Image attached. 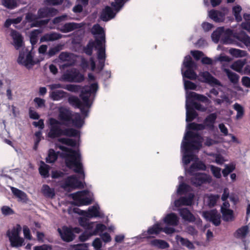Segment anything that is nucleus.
<instances>
[{"instance_id":"f257e3e1","label":"nucleus","mask_w":250,"mask_h":250,"mask_svg":"<svg viewBox=\"0 0 250 250\" xmlns=\"http://www.w3.org/2000/svg\"><path fill=\"white\" fill-rule=\"evenodd\" d=\"M98 88V84L96 83L90 85H85L82 89L79 85L68 84L64 85V89L70 92H78L81 91L80 96L82 102L78 97L72 96L68 98V102L75 107L80 108L82 114L85 117L88 116L89 112L85 107L90 108L91 106Z\"/></svg>"},{"instance_id":"f03ea898","label":"nucleus","mask_w":250,"mask_h":250,"mask_svg":"<svg viewBox=\"0 0 250 250\" xmlns=\"http://www.w3.org/2000/svg\"><path fill=\"white\" fill-rule=\"evenodd\" d=\"M58 147L62 152L61 153L59 151L56 152L54 149H50L48 151V156L46 158V163H54L59 155L62 158L64 159L67 167L78 173L80 175V179H84L85 175L79 150H74L62 145L58 146Z\"/></svg>"},{"instance_id":"7ed1b4c3","label":"nucleus","mask_w":250,"mask_h":250,"mask_svg":"<svg viewBox=\"0 0 250 250\" xmlns=\"http://www.w3.org/2000/svg\"><path fill=\"white\" fill-rule=\"evenodd\" d=\"M202 136L198 133L191 131H186L181 145L182 162L185 166L198 159L194 152L202 147Z\"/></svg>"},{"instance_id":"20e7f679","label":"nucleus","mask_w":250,"mask_h":250,"mask_svg":"<svg viewBox=\"0 0 250 250\" xmlns=\"http://www.w3.org/2000/svg\"><path fill=\"white\" fill-rule=\"evenodd\" d=\"M91 33L95 36L96 47L98 48L97 59L98 63L97 67L98 72H101L104 68L106 59L105 35L104 28L99 24H95L91 29Z\"/></svg>"},{"instance_id":"39448f33","label":"nucleus","mask_w":250,"mask_h":250,"mask_svg":"<svg viewBox=\"0 0 250 250\" xmlns=\"http://www.w3.org/2000/svg\"><path fill=\"white\" fill-rule=\"evenodd\" d=\"M196 67V64L192 60L189 55H187L185 57L181 67V73L183 76L184 87L186 91L188 89L195 90L196 88V85L188 80L185 78L190 80H195L197 77V74L194 72V69Z\"/></svg>"},{"instance_id":"423d86ee","label":"nucleus","mask_w":250,"mask_h":250,"mask_svg":"<svg viewBox=\"0 0 250 250\" xmlns=\"http://www.w3.org/2000/svg\"><path fill=\"white\" fill-rule=\"evenodd\" d=\"M62 123L54 119L51 118L49 120V131L47 136L49 138L54 139L61 136H66L68 137H80V131L74 128L62 129L61 125Z\"/></svg>"},{"instance_id":"0eeeda50","label":"nucleus","mask_w":250,"mask_h":250,"mask_svg":"<svg viewBox=\"0 0 250 250\" xmlns=\"http://www.w3.org/2000/svg\"><path fill=\"white\" fill-rule=\"evenodd\" d=\"M128 0H115L114 2L111 3V6L114 9L110 7L107 6L101 12L100 19L104 21H107L113 19L116 14L122 8L124 4Z\"/></svg>"},{"instance_id":"6e6552de","label":"nucleus","mask_w":250,"mask_h":250,"mask_svg":"<svg viewBox=\"0 0 250 250\" xmlns=\"http://www.w3.org/2000/svg\"><path fill=\"white\" fill-rule=\"evenodd\" d=\"M233 31L229 28L225 29L224 27H218L211 34V39L215 43L220 42L223 44H231L232 40L231 37Z\"/></svg>"},{"instance_id":"1a4fd4ad","label":"nucleus","mask_w":250,"mask_h":250,"mask_svg":"<svg viewBox=\"0 0 250 250\" xmlns=\"http://www.w3.org/2000/svg\"><path fill=\"white\" fill-rule=\"evenodd\" d=\"M79 223L81 226L88 231L92 236L96 235L106 229V227L102 224H96L95 222H89L88 219L80 217Z\"/></svg>"},{"instance_id":"9d476101","label":"nucleus","mask_w":250,"mask_h":250,"mask_svg":"<svg viewBox=\"0 0 250 250\" xmlns=\"http://www.w3.org/2000/svg\"><path fill=\"white\" fill-rule=\"evenodd\" d=\"M92 193L88 190L78 191L71 194L73 204L77 206L88 205L93 200Z\"/></svg>"},{"instance_id":"9b49d317","label":"nucleus","mask_w":250,"mask_h":250,"mask_svg":"<svg viewBox=\"0 0 250 250\" xmlns=\"http://www.w3.org/2000/svg\"><path fill=\"white\" fill-rule=\"evenodd\" d=\"M21 230V226L18 225L17 227H14L11 230H7L6 235L9 238L12 247L19 248L23 245L24 240L20 236Z\"/></svg>"},{"instance_id":"f8f14e48","label":"nucleus","mask_w":250,"mask_h":250,"mask_svg":"<svg viewBox=\"0 0 250 250\" xmlns=\"http://www.w3.org/2000/svg\"><path fill=\"white\" fill-rule=\"evenodd\" d=\"M84 79L83 74L75 68L67 70L62 75V80L64 82L81 83Z\"/></svg>"},{"instance_id":"ddd939ff","label":"nucleus","mask_w":250,"mask_h":250,"mask_svg":"<svg viewBox=\"0 0 250 250\" xmlns=\"http://www.w3.org/2000/svg\"><path fill=\"white\" fill-rule=\"evenodd\" d=\"M60 186L65 190L83 188V182L80 181L75 175L67 177L60 183Z\"/></svg>"},{"instance_id":"4468645a","label":"nucleus","mask_w":250,"mask_h":250,"mask_svg":"<svg viewBox=\"0 0 250 250\" xmlns=\"http://www.w3.org/2000/svg\"><path fill=\"white\" fill-rule=\"evenodd\" d=\"M17 62L28 69L32 68L36 63L31 52L28 51L26 49L20 52Z\"/></svg>"},{"instance_id":"2eb2a0df","label":"nucleus","mask_w":250,"mask_h":250,"mask_svg":"<svg viewBox=\"0 0 250 250\" xmlns=\"http://www.w3.org/2000/svg\"><path fill=\"white\" fill-rule=\"evenodd\" d=\"M190 179L191 183L195 187L201 186L204 184L210 183L212 181L210 176L203 173H193Z\"/></svg>"},{"instance_id":"dca6fc26","label":"nucleus","mask_w":250,"mask_h":250,"mask_svg":"<svg viewBox=\"0 0 250 250\" xmlns=\"http://www.w3.org/2000/svg\"><path fill=\"white\" fill-rule=\"evenodd\" d=\"M202 216L215 226H218L221 224V215L216 209L203 211Z\"/></svg>"},{"instance_id":"f3484780","label":"nucleus","mask_w":250,"mask_h":250,"mask_svg":"<svg viewBox=\"0 0 250 250\" xmlns=\"http://www.w3.org/2000/svg\"><path fill=\"white\" fill-rule=\"evenodd\" d=\"M79 213L89 218L93 217L103 218L104 217V212L100 211V208L98 205H95L90 207L87 211L80 210Z\"/></svg>"},{"instance_id":"a211bd4d","label":"nucleus","mask_w":250,"mask_h":250,"mask_svg":"<svg viewBox=\"0 0 250 250\" xmlns=\"http://www.w3.org/2000/svg\"><path fill=\"white\" fill-rule=\"evenodd\" d=\"M59 118L62 122V124L68 125L72 120L73 114L68 109L64 107H61L59 109Z\"/></svg>"},{"instance_id":"6ab92c4d","label":"nucleus","mask_w":250,"mask_h":250,"mask_svg":"<svg viewBox=\"0 0 250 250\" xmlns=\"http://www.w3.org/2000/svg\"><path fill=\"white\" fill-rule=\"evenodd\" d=\"M58 13V10L54 8L45 7L38 10L37 15L40 19L49 18L56 15Z\"/></svg>"},{"instance_id":"aec40b11","label":"nucleus","mask_w":250,"mask_h":250,"mask_svg":"<svg viewBox=\"0 0 250 250\" xmlns=\"http://www.w3.org/2000/svg\"><path fill=\"white\" fill-rule=\"evenodd\" d=\"M199 76L203 79V82L208 83L211 86L221 85V83L212 76L208 71L201 72Z\"/></svg>"},{"instance_id":"412c9836","label":"nucleus","mask_w":250,"mask_h":250,"mask_svg":"<svg viewBox=\"0 0 250 250\" xmlns=\"http://www.w3.org/2000/svg\"><path fill=\"white\" fill-rule=\"evenodd\" d=\"M58 230L62 239L64 241L70 242L75 238V235L72 229L67 227H62V230L58 229Z\"/></svg>"},{"instance_id":"4be33fe9","label":"nucleus","mask_w":250,"mask_h":250,"mask_svg":"<svg viewBox=\"0 0 250 250\" xmlns=\"http://www.w3.org/2000/svg\"><path fill=\"white\" fill-rule=\"evenodd\" d=\"M186 98L187 101H189V100H195L205 103H210V100L206 96L197 94L194 92L187 91Z\"/></svg>"},{"instance_id":"5701e85b","label":"nucleus","mask_w":250,"mask_h":250,"mask_svg":"<svg viewBox=\"0 0 250 250\" xmlns=\"http://www.w3.org/2000/svg\"><path fill=\"white\" fill-rule=\"evenodd\" d=\"M193 198L194 194L189 193L188 196L182 197L176 200L174 202V206L175 207H179L182 205L190 206L192 203Z\"/></svg>"},{"instance_id":"b1692460","label":"nucleus","mask_w":250,"mask_h":250,"mask_svg":"<svg viewBox=\"0 0 250 250\" xmlns=\"http://www.w3.org/2000/svg\"><path fill=\"white\" fill-rule=\"evenodd\" d=\"M179 213L183 220L188 222H194L195 217L187 208H181L178 209Z\"/></svg>"},{"instance_id":"393cba45","label":"nucleus","mask_w":250,"mask_h":250,"mask_svg":"<svg viewBox=\"0 0 250 250\" xmlns=\"http://www.w3.org/2000/svg\"><path fill=\"white\" fill-rule=\"evenodd\" d=\"M186 119L187 122L192 121L196 118L198 114L195 110L190 106L189 101L186 100Z\"/></svg>"},{"instance_id":"a878e982","label":"nucleus","mask_w":250,"mask_h":250,"mask_svg":"<svg viewBox=\"0 0 250 250\" xmlns=\"http://www.w3.org/2000/svg\"><path fill=\"white\" fill-rule=\"evenodd\" d=\"M216 119L217 114L215 113H211L207 116L204 121L206 128L210 131H213L214 129V124Z\"/></svg>"},{"instance_id":"bb28decb","label":"nucleus","mask_w":250,"mask_h":250,"mask_svg":"<svg viewBox=\"0 0 250 250\" xmlns=\"http://www.w3.org/2000/svg\"><path fill=\"white\" fill-rule=\"evenodd\" d=\"M164 222L168 226L175 227L178 225L179 218L174 213H170L165 217L163 219Z\"/></svg>"},{"instance_id":"cd10ccee","label":"nucleus","mask_w":250,"mask_h":250,"mask_svg":"<svg viewBox=\"0 0 250 250\" xmlns=\"http://www.w3.org/2000/svg\"><path fill=\"white\" fill-rule=\"evenodd\" d=\"M11 36L13 40V45L18 50L23 45V38L21 34L16 31L11 32Z\"/></svg>"},{"instance_id":"c85d7f7f","label":"nucleus","mask_w":250,"mask_h":250,"mask_svg":"<svg viewBox=\"0 0 250 250\" xmlns=\"http://www.w3.org/2000/svg\"><path fill=\"white\" fill-rule=\"evenodd\" d=\"M162 230V228L161 227L160 224L159 223L155 224L153 225L152 227L148 229L147 231H144L141 236L139 237L140 238L142 237H147V238H151V236L148 237L146 236V234H158Z\"/></svg>"},{"instance_id":"c756f323","label":"nucleus","mask_w":250,"mask_h":250,"mask_svg":"<svg viewBox=\"0 0 250 250\" xmlns=\"http://www.w3.org/2000/svg\"><path fill=\"white\" fill-rule=\"evenodd\" d=\"M209 17L215 22H222L225 19V14L220 11L211 10L208 12Z\"/></svg>"},{"instance_id":"7c9ffc66","label":"nucleus","mask_w":250,"mask_h":250,"mask_svg":"<svg viewBox=\"0 0 250 250\" xmlns=\"http://www.w3.org/2000/svg\"><path fill=\"white\" fill-rule=\"evenodd\" d=\"M82 25L80 23L75 22H68L62 25L60 28V31L62 33H68L75 29L80 28Z\"/></svg>"},{"instance_id":"2f4dec72","label":"nucleus","mask_w":250,"mask_h":250,"mask_svg":"<svg viewBox=\"0 0 250 250\" xmlns=\"http://www.w3.org/2000/svg\"><path fill=\"white\" fill-rule=\"evenodd\" d=\"M11 190L15 196L19 199V201L23 203H26L28 198L26 194L21 190L14 187H11Z\"/></svg>"},{"instance_id":"473e14b6","label":"nucleus","mask_w":250,"mask_h":250,"mask_svg":"<svg viewBox=\"0 0 250 250\" xmlns=\"http://www.w3.org/2000/svg\"><path fill=\"white\" fill-rule=\"evenodd\" d=\"M62 35L56 32L45 34L40 39L41 42L54 41L62 38Z\"/></svg>"},{"instance_id":"72a5a7b5","label":"nucleus","mask_w":250,"mask_h":250,"mask_svg":"<svg viewBox=\"0 0 250 250\" xmlns=\"http://www.w3.org/2000/svg\"><path fill=\"white\" fill-rule=\"evenodd\" d=\"M49 96L53 101H60L66 97L67 93L62 90H56L50 92Z\"/></svg>"},{"instance_id":"f704fd0d","label":"nucleus","mask_w":250,"mask_h":250,"mask_svg":"<svg viewBox=\"0 0 250 250\" xmlns=\"http://www.w3.org/2000/svg\"><path fill=\"white\" fill-rule=\"evenodd\" d=\"M175 239L178 243H179L183 246L186 247L189 250H194L195 247L193 244L187 238H184L179 235H176Z\"/></svg>"},{"instance_id":"c9c22d12","label":"nucleus","mask_w":250,"mask_h":250,"mask_svg":"<svg viewBox=\"0 0 250 250\" xmlns=\"http://www.w3.org/2000/svg\"><path fill=\"white\" fill-rule=\"evenodd\" d=\"M246 64V60L245 59L239 60L234 62L231 64V68L233 70L241 74L244 69L243 67H244Z\"/></svg>"},{"instance_id":"e433bc0d","label":"nucleus","mask_w":250,"mask_h":250,"mask_svg":"<svg viewBox=\"0 0 250 250\" xmlns=\"http://www.w3.org/2000/svg\"><path fill=\"white\" fill-rule=\"evenodd\" d=\"M42 193L46 198H53L55 195L54 188H50L47 185H43L41 189Z\"/></svg>"},{"instance_id":"4c0bfd02","label":"nucleus","mask_w":250,"mask_h":250,"mask_svg":"<svg viewBox=\"0 0 250 250\" xmlns=\"http://www.w3.org/2000/svg\"><path fill=\"white\" fill-rule=\"evenodd\" d=\"M71 122L74 126L77 128H81L84 124V119L82 118L80 113H75L73 115Z\"/></svg>"},{"instance_id":"58836bf2","label":"nucleus","mask_w":250,"mask_h":250,"mask_svg":"<svg viewBox=\"0 0 250 250\" xmlns=\"http://www.w3.org/2000/svg\"><path fill=\"white\" fill-rule=\"evenodd\" d=\"M206 168V165L202 162H195L193 163L188 169V172L190 174L198 170H205Z\"/></svg>"},{"instance_id":"ea45409f","label":"nucleus","mask_w":250,"mask_h":250,"mask_svg":"<svg viewBox=\"0 0 250 250\" xmlns=\"http://www.w3.org/2000/svg\"><path fill=\"white\" fill-rule=\"evenodd\" d=\"M236 39L241 42L247 46H250V37L245 32H241L236 34L235 36Z\"/></svg>"},{"instance_id":"a19ab883","label":"nucleus","mask_w":250,"mask_h":250,"mask_svg":"<svg viewBox=\"0 0 250 250\" xmlns=\"http://www.w3.org/2000/svg\"><path fill=\"white\" fill-rule=\"evenodd\" d=\"M150 244L159 249H164L169 247V245L166 241L161 239H154L150 241Z\"/></svg>"},{"instance_id":"79ce46f5","label":"nucleus","mask_w":250,"mask_h":250,"mask_svg":"<svg viewBox=\"0 0 250 250\" xmlns=\"http://www.w3.org/2000/svg\"><path fill=\"white\" fill-rule=\"evenodd\" d=\"M248 232L249 227L247 226H244L236 230L234 233V236L237 238L245 239Z\"/></svg>"},{"instance_id":"37998d69","label":"nucleus","mask_w":250,"mask_h":250,"mask_svg":"<svg viewBox=\"0 0 250 250\" xmlns=\"http://www.w3.org/2000/svg\"><path fill=\"white\" fill-rule=\"evenodd\" d=\"M224 71L226 73L228 79L231 83L236 84L238 82L239 79L238 75L229 69H225Z\"/></svg>"},{"instance_id":"c03bdc74","label":"nucleus","mask_w":250,"mask_h":250,"mask_svg":"<svg viewBox=\"0 0 250 250\" xmlns=\"http://www.w3.org/2000/svg\"><path fill=\"white\" fill-rule=\"evenodd\" d=\"M50 167L45 164L43 162L41 161V165L39 168L40 174L44 178L49 177V170Z\"/></svg>"},{"instance_id":"a18cd8bd","label":"nucleus","mask_w":250,"mask_h":250,"mask_svg":"<svg viewBox=\"0 0 250 250\" xmlns=\"http://www.w3.org/2000/svg\"><path fill=\"white\" fill-rule=\"evenodd\" d=\"M219 198L220 196L218 194H209L207 197V203L208 207L210 208L214 207Z\"/></svg>"},{"instance_id":"49530a36","label":"nucleus","mask_w":250,"mask_h":250,"mask_svg":"<svg viewBox=\"0 0 250 250\" xmlns=\"http://www.w3.org/2000/svg\"><path fill=\"white\" fill-rule=\"evenodd\" d=\"M95 41H89L87 45L83 47V52L88 56H91L93 53V48L95 47L97 50L98 47H96Z\"/></svg>"},{"instance_id":"de8ad7c7","label":"nucleus","mask_w":250,"mask_h":250,"mask_svg":"<svg viewBox=\"0 0 250 250\" xmlns=\"http://www.w3.org/2000/svg\"><path fill=\"white\" fill-rule=\"evenodd\" d=\"M222 214V218L226 222L232 221L234 219L233 211L231 209H228L221 211Z\"/></svg>"},{"instance_id":"09e8293b","label":"nucleus","mask_w":250,"mask_h":250,"mask_svg":"<svg viewBox=\"0 0 250 250\" xmlns=\"http://www.w3.org/2000/svg\"><path fill=\"white\" fill-rule=\"evenodd\" d=\"M233 108L237 111V114L235 117L236 119L238 120L241 119L244 115V107L241 104L235 103L233 105Z\"/></svg>"},{"instance_id":"8fccbe9b","label":"nucleus","mask_w":250,"mask_h":250,"mask_svg":"<svg viewBox=\"0 0 250 250\" xmlns=\"http://www.w3.org/2000/svg\"><path fill=\"white\" fill-rule=\"evenodd\" d=\"M41 33L40 29H35L30 34V41L32 46L35 45L38 42L39 35Z\"/></svg>"},{"instance_id":"3c124183","label":"nucleus","mask_w":250,"mask_h":250,"mask_svg":"<svg viewBox=\"0 0 250 250\" xmlns=\"http://www.w3.org/2000/svg\"><path fill=\"white\" fill-rule=\"evenodd\" d=\"M190 187L184 183H180L177 189L178 194H182L189 191Z\"/></svg>"},{"instance_id":"603ef678","label":"nucleus","mask_w":250,"mask_h":250,"mask_svg":"<svg viewBox=\"0 0 250 250\" xmlns=\"http://www.w3.org/2000/svg\"><path fill=\"white\" fill-rule=\"evenodd\" d=\"M206 128V125L203 124H198L195 123L188 124L187 126V129H192L195 130H202Z\"/></svg>"},{"instance_id":"864d4df0","label":"nucleus","mask_w":250,"mask_h":250,"mask_svg":"<svg viewBox=\"0 0 250 250\" xmlns=\"http://www.w3.org/2000/svg\"><path fill=\"white\" fill-rule=\"evenodd\" d=\"M241 11L242 8L239 5L235 6L232 8L233 14L237 22H240L242 20V18L240 15Z\"/></svg>"},{"instance_id":"5fc2aeb1","label":"nucleus","mask_w":250,"mask_h":250,"mask_svg":"<svg viewBox=\"0 0 250 250\" xmlns=\"http://www.w3.org/2000/svg\"><path fill=\"white\" fill-rule=\"evenodd\" d=\"M229 53L235 57H244L246 54V51L235 48H230L229 50Z\"/></svg>"},{"instance_id":"6e6d98bb","label":"nucleus","mask_w":250,"mask_h":250,"mask_svg":"<svg viewBox=\"0 0 250 250\" xmlns=\"http://www.w3.org/2000/svg\"><path fill=\"white\" fill-rule=\"evenodd\" d=\"M58 141L62 144L72 147H74L77 145L76 141L72 139L61 138L58 139Z\"/></svg>"},{"instance_id":"4d7b16f0","label":"nucleus","mask_w":250,"mask_h":250,"mask_svg":"<svg viewBox=\"0 0 250 250\" xmlns=\"http://www.w3.org/2000/svg\"><path fill=\"white\" fill-rule=\"evenodd\" d=\"M2 3L5 7L13 9L17 6V2L16 0H2Z\"/></svg>"},{"instance_id":"13d9d810","label":"nucleus","mask_w":250,"mask_h":250,"mask_svg":"<svg viewBox=\"0 0 250 250\" xmlns=\"http://www.w3.org/2000/svg\"><path fill=\"white\" fill-rule=\"evenodd\" d=\"M235 168V165L233 164L225 165V168L222 170L223 176L225 177H227L229 173L232 172Z\"/></svg>"},{"instance_id":"bf43d9fd","label":"nucleus","mask_w":250,"mask_h":250,"mask_svg":"<svg viewBox=\"0 0 250 250\" xmlns=\"http://www.w3.org/2000/svg\"><path fill=\"white\" fill-rule=\"evenodd\" d=\"M62 49V46L60 44H58L53 47L50 48L47 54L48 57L50 58L59 53Z\"/></svg>"},{"instance_id":"052dcab7","label":"nucleus","mask_w":250,"mask_h":250,"mask_svg":"<svg viewBox=\"0 0 250 250\" xmlns=\"http://www.w3.org/2000/svg\"><path fill=\"white\" fill-rule=\"evenodd\" d=\"M189 104L190 106L193 108L194 110L195 109L201 111H205L206 110V107L200 104L193 102L192 100H189Z\"/></svg>"},{"instance_id":"680f3d73","label":"nucleus","mask_w":250,"mask_h":250,"mask_svg":"<svg viewBox=\"0 0 250 250\" xmlns=\"http://www.w3.org/2000/svg\"><path fill=\"white\" fill-rule=\"evenodd\" d=\"M210 170L212 172L213 176L216 178H220L221 177V169L218 167H215L213 165L210 166Z\"/></svg>"},{"instance_id":"e2e57ef3","label":"nucleus","mask_w":250,"mask_h":250,"mask_svg":"<svg viewBox=\"0 0 250 250\" xmlns=\"http://www.w3.org/2000/svg\"><path fill=\"white\" fill-rule=\"evenodd\" d=\"M2 214L4 216H8L13 214L14 211L13 210L8 206H3L1 208Z\"/></svg>"},{"instance_id":"0e129e2a","label":"nucleus","mask_w":250,"mask_h":250,"mask_svg":"<svg viewBox=\"0 0 250 250\" xmlns=\"http://www.w3.org/2000/svg\"><path fill=\"white\" fill-rule=\"evenodd\" d=\"M59 58L62 62H68L70 58V54L65 52L60 53Z\"/></svg>"},{"instance_id":"69168bd1","label":"nucleus","mask_w":250,"mask_h":250,"mask_svg":"<svg viewBox=\"0 0 250 250\" xmlns=\"http://www.w3.org/2000/svg\"><path fill=\"white\" fill-rule=\"evenodd\" d=\"M88 244L83 243L74 245L73 250H88Z\"/></svg>"},{"instance_id":"338daca9","label":"nucleus","mask_w":250,"mask_h":250,"mask_svg":"<svg viewBox=\"0 0 250 250\" xmlns=\"http://www.w3.org/2000/svg\"><path fill=\"white\" fill-rule=\"evenodd\" d=\"M241 83L243 86L247 88H250V78L244 76L242 78Z\"/></svg>"},{"instance_id":"774afa93","label":"nucleus","mask_w":250,"mask_h":250,"mask_svg":"<svg viewBox=\"0 0 250 250\" xmlns=\"http://www.w3.org/2000/svg\"><path fill=\"white\" fill-rule=\"evenodd\" d=\"M52 249L51 245L46 244L34 247V250H52Z\"/></svg>"}]
</instances>
